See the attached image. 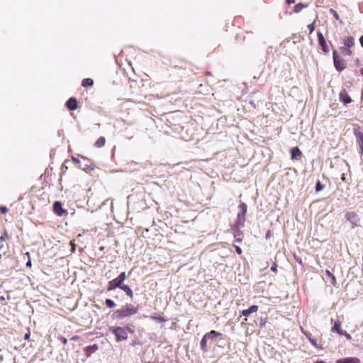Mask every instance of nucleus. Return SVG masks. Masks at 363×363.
<instances>
[{
  "instance_id": "obj_1",
  "label": "nucleus",
  "mask_w": 363,
  "mask_h": 363,
  "mask_svg": "<svg viewBox=\"0 0 363 363\" xmlns=\"http://www.w3.org/2000/svg\"><path fill=\"white\" fill-rule=\"evenodd\" d=\"M138 308L132 304H126L123 308L116 310L112 314L113 319H121L137 313Z\"/></svg>"
},
{
  "instance_id": "obj_2",
  "label": "nucleus",
  "mask_w": 363,
  "mask_h": 363,
  "mask_svg": "<svg viewBox=\"0 0 363 363\" xmlns=\"http://www.w3.org/2000/svg\"><path fill=\"white\" fill-rule=\"evenodd\" d=\"M237 219L235 220V227H242L245 225L246 220V213L247 211V204L240 201L238 206Z\"/></svg>"
},
{
  "instance_id": "obj_3",
  "label": "nucleus",
  "mask_w": 363,
  "mask_h": 363,
  "mask_svg": "<svg viewBox=\"0 0 363 363\" xmlns=\"http://www.w3.org/2000/svg\"><path fill=\"white\" fill-rule=\"evenodd\" d=\"M126 279V274L125 272H122L116 279L110 281L108 284L107 290L112 291L116 288H121L123 282Z\"/></svg>"
},
{
  "instance_id": "obj_4",
  "label": "nucleus",
  "mask_w": 363,
  "mask_h": 363,
  "mask_svg": "<svg viewBox=\"0 0 363 363\" xmlns=\"http://www.w3.org/2000/svg\"><path fill=\"white\" fill-rule=\"evenodd\" d=\"M109 330L116 335L117 342H121L127 340L128 333L123 328L111 327Z\"/></svg>"
},
{
  "instance_id": "obj_5",
  "label": "nucleus",
  "mask_w": 363,
  "mask_h": 363,
  "mask_svg": "<svg viewBox=\"0 0 363 363\" xmlns=\"http://www.w3.org/2000/svg\"><path fill=\"white\" fill-rule=\"evenodd\" d=\"M333 57L335 69L338 72L344 70L346 67V64L345 61L339 57L336 50H333Z\"/></svg>"
},
{
  "instance_id": "obj_6",
  "label": "nucleus",
  "mask_w": 363,
  "mask_h": 363,
  "mask_svg": "<svg viewBox=\"0 0 363 363\" xmlns=\"http://www.w3.org/2000/svg\"><path fill=\"white\" fill-rule=\"evenodd\" d=\"M318 44L321 48L323 52L325 55L330 52L329 47L327 44L326 40L323 34L320 32L317 33Z\"/></svg>"
},
{
  "instance_id": "obj_7",
  "label": "nucleus",
  "mask_w": 363,
  "mask_h": 363,
  "mask_svg": "<svg viewBox=\"0 0 363 363\" xmlns=\"http://www.w3.org/2000/svg\"><path fill=\"white\" fill-rule=\"evenodd\" d=\"M53 211L59 216H66L68 214L67 210L63 208L60 201H55L53 203Z\"/></svg>"
},
{
  "instance_id": "obj_8",
  "label": "nucleus",
  "mask_w": 363,
  "mask_h": 363,
  "mask_svg": "<svg viewBox=\"0 0 363 363\" xmlns=\"http://www.w3.org/2000/svg\"><path fill=\"white\" fill-rule=\"evenodd\" d=\"M171 75L175 80L179 82L183 81V79L186 77L185 70L177 67L174 68Z\"/></svg>"
},
{
  "instance_id": "obj_9",
  "label": "nucleus",
  "mask_w": 363,
  "mask_h": 363,
  "mask_svg": "<svg viewBox=\"0 0 363 363\" xmlns=\"http://www.w3.org/2000/svg\"><path fill=\"white\" fill-rule=\"evenodd\" d=\"M355 136L359 147V153L363 156V132H355Z\"/></svg>"
},
{
  "instance_id": "obj_10",
  "label": "nucleus",
  "mask_w": 363,
  "mask_h": 363,
  "mask_svg": "<svg viewBox=\"0 0 363 363\" xmlns=\"http://www.w3.org/2000/svg\"><path fill=\"white\" fill-rule=\"evenodd\" d=\"M67 108L70 111H74L78 108V102L76 98L71 97L66 103Z\"/></svg>"
},
{
  "instance_id": "obj_11",
  "label": "nucleus",
  "mask_w": 363,
  "mask_h": 363,
  "mask_svg": "<svg viewBox=\"0 0 363 363\" xmlns=\"http://www.w3.org/2000/svg\"><path fill=\"white\" fill-rule=\"evenodd\" d=\"M347 219L351 223L352 225H357L359 221L358 216L354 212H349L346 214Z\"/></svg>"
},
{
  "instance_id": "obj_12",
  "label": "nucleus",
  "mask_w": 363,
  "mask_h": 363,
  "mask_svg": "<svg viewBox=\"0 0 363 363\" xmlns=\"http://www.w3.org/2000/svg\"><path fill=\"white\" fill-rule=\"evenodd\" d=\"M340 100L344 104H347L352 101L350 96L348 95L346 90H342L340 93Z\"/></svg>"
},
{
  "instance_id": "obj_13",
  "label": "nucleus",
  "mask_w": 363,
  "mask_h": 363,
  "mask_svg": "<svg viewBox=\"0 0 363 363\" xmlns=\"http://www.w3.org/2000/svg\"><path fill=\"white\" fill-rule=\"evenodd\" d=\"M258 308V306L252 305L249 308L242 311L241 314L244 316H249L250 314L256 313Z\"/></svg>"
},
{
  "instance_id": "obj_14",
  "label": "nucleus",
  "mask_w": 363,
  "mask_h": 363,
  "mask_svg": "<svg viewBox=\"0 0 363 363\" xmlns=\"http://www.w3.org/2000/svg\"><path fill=\"white\" fill-rule=\"evenodd\" d=\"M302 155V153L298 147H294L291 150V157L292 160H298Z\"/></svg>"
},
{
  "instance_id": "obj_15",
  "label": "nucleus",
  "mask_w": 363,
  "mask_h": 363,
  "mask_svg": "<svg viewBox=\"0 0 363 363\" xmlns=\"http://www.w3.org/2000/svg\"><path fill=\"white\" fill-rule=\"evenodd\" d=\"M343 43L346 48H351L354 45V38L352 36L346 37L344 38Z\"/></svg>"
},
{
  "instance_id": "obj_16",
  "label": "nucleus",
  "mask_w": 363,
  "mask_h": 363,
  "mask_svg": "<svg viewBox=\"0 0 363 363\" xmlns=\"http://www.w3.org/2000/svg\"><path fill=\"white\" fill-rule=\"evenodd\" d=\"M331 322H334V325L333 327L332 328V332H336L339 335H340V332H342L343 330H341L340 328V325H341V323L340 320H333V319H331Z\"/></svg>"
},
{
  "instance_id": "obj_17",
  "label": "nucleus",
  "mask_w": 363,
  "mask_h": 363,
  "mask_svg": "<svg viewBox=\"0 0 363 363\" xmlns=\"http://www.w3.org/2000/svg\"><path fill=\"white\" fill-rule=\"evenodd\" d=\"M221 335V333L216 331V330H211L209 333H206L204 335V336L208 339V340H213L215 337H219Z\"/></svg>"
},
{
  "instance_id": "obj_18",
  "label": "nucleus",
  "mask_w": 363,
  "mask_h": 363,
  "mask_svg": "<svg viewBox=\"0 0 363 363\" xmlns=\"http://www.w3.org/2000/svg\"><path fill=\"white\" fill-rule=\"evenodd\" d=\"M120 289H122L126 294V295L130 297L131 298L133 297V291L128 285L122 284L121 287Z\"/></svg>"
},
{
  "instance_id": "obj_19",
  "label": "nucleus",
  "mask_w": 363,
  "mask_h": 363,
  "mask_svg": "<svg viewBox=\"0 0 363 363\" xmlns=\"http://www.w3.org/2000/svg\"><path fill=\"white\" fill-rule=\"evenodd\" d=\"M106 139L104 137L101 136L95 142L94 146L97 148L102 147L105 145Z\"/></svg>"
},
{
  "instance_id": "obj_20",
  "label": "nucleus",
  "mask_w": 363,
  "mask_h": 363,
  "mask_svg": "<svg viewBox=\"0 0 363 363\" xmlns=\"http://www.w3.org/2000/svg\"><path fill=\"white\" fill-rule=\"evenodd\" d=\"M94 84V81L92 79L86 78L82 80V86L84 87L91 86Z\"/></svg>"
},
{
  "instance_id": "obj_21",
  "label": "nucleus",
  "mask_w": 363,
  "mask_h": 363,
  "mask_svg": "<svg viewBox=\"0 0 363 363\" xmlns=\"http://www.w3.org/2000/svg\"><path fill=\"white\" fill-rule=\"evenodd\" d=\"M235 230L233 232L234 237L235 238V242H240L242 241L241 233L240 231V228H235Z\"/></svg>"
},
{
  "instance_id": "obj_22",
  "label": "nucleus",
  "mask_w": 363,
  "mask_h": 363,
  "mask_svg": "<svg viewBox=\"0 0 363 363\" xmlns=\"http://www.w3.org/2000/svg\"><path fill=\"white\" fill-rule=\"evenodd\" d=\"M304 334L313 346L318 347L317 340L312 337L311 334L310 333L304 332Z\"/></svg>"
},
{
  "instance_id": "obj_23",
  "label": "nucleus",
  "mask_w": 363,
  "mask_h": 363,
  "mask_svg": "<svg viewBox=\"0 0 363 363\" xmlns=\"http://www.w3.org/2000/svg\"><path fill=\"white\" fill-rule=\"evenodd\" d=\"M207 340L208 339L205 336H203L201 341V348L203 352H207L208 350V348L207 347Z\"/></svg>"
},
{
  "instance_id": "obj_24",
  "label": "nucleus",
  "mask_w": 363,
  "mask_h": 363,
  "mask_svg": "<svg viewBox=\"0 0 363 363\" xmlns=\"http://www.w3.org/2000/svg\"><path fill=\"white\" fill-rule=\"evenodd\" d=\"M340 50H341L342 53L345 55L351 56L353 54V52L350 50V48H348L342 47V48H340Z\"/></svg>"
},
{
  "instance_id": "obj_25",
  "label": "nucleus",
  "mask_w": 363,
  "mask_h": 363,
  "mask_svg": "<svg viewBox=\"0 0 363 363\" xmlns=\"http://www.w3.org/2000/svg\"><path fill=\"white\" fill-rule=\"evenodd\" d=\"M325 274L328 277L331 279L330 284L335 286L336 284L335 277L329 270H326Z\"/></svg>"
},
{
  "instance_id": "obj_26",
  "label": "nucleus",
  "mask_w": 363,
  "mask_h": 363,
  "mask_svg": "<svg viewBox=\"0 0 363 363\" xmlns=\"http://www.w3.org/2000/svg\"><path fill=\"white\" fill-rule=\"evenodd\" d=\"M346 361V363H360V359L357 357H347Z\"/></svg>"
},
{
  "instance_id": "obj_27",
  "label": "nucleus",
  "mask_w": 363,
  "mask_h": 363,
  "mask_svg": "<svg viewBox=\"0 0 363 363\" xmlns=\"http://www.w3.org/2000/svg\"><path fill=\"white\" fill-rule=\"evenodd\" d=\"M105 303H106V305L107 306V307H108L110 308H114L116 306V303L111 299L106 298L105 301Z\"/></svg>"
},
{
  "instance_id": "obj_28",
  "label": "nucleus",
  "mask_w": 363,
  "mask_h": 363,
  "mask_svg": "<svg viewBox=\"0 0 363 363\" xmlns=\"http://www.w3.org/2000/svg\"><path fill=\"white\" fill-rule=\"evenodd\" d=\"M305 7V6L302 4H296L295 6H294V12L296 13H298L300 12L303 8Z\"/></svg>"
},
{
  "instance_id": "obj_29",
  "label": "nucleus",
  "mask_w": 363,
  "mask_h": 363,
  "mask_svg": "<svg viewBox=\"0 0 363 363\" xmlns=\"http://www.w3.org/2000/svg\"><path fill=\"white\" fill-rule=\"evenodd\" d=\"M330 13L334 16V18L336 20L340 21V16L335 10H334L333 9H330Z\"/></svg>"
},
{
  "instance_id": "obj_30",
  "label": "nucleus",
  "mask_w": 363,
  "mask_h": 363,
  "mask_svg": "<svg viewBox=\"0 0 363 363\" xmlns=\"http://www.w3.org/2000/svg\"><path fill=\"white\" fill-rule=\"evenodd\" d=\"M316 21L315 20L312 23L309 24L308 26V28L309 30V33L311 34L314 30H315V23Z\"/></svg>"
},
{
  "instance_id": "obj_31",
  "label": "nucleus",
  "mask_w": 363,
  "mask_h": 363,
  "mask_svg": "<svg viewBox=\"0 0 363 363\" xmlns=\"http://www.w3.org/2000/svg\"><path fill=\"white\" fill-rule=\"evenodd\" d=\"M323 188H324V185H323V184H322L320 183V181H318V182L316 183V185H315V190H316L317 191H320L323 190Z\"/></svg>"
},
{
  "instance_id": "obj_32",
  "label": "nucleus",
  "mask_w": 363,
  "mask_h": 363,
  "mask_svg": "<svg viewBox=\"0 0 363 363\" xmlns=\"http://www.w3.org/2000/svg\"><path fill=\"white\" fill-rule=\"evenodd\" d=\"M340 335H344L347 340H351L352 339L351 335L349 333H347L345 330H343L342 332H340Z\"/></svg>"
},
{
  "instance_id": "obj_33",
  "label": "nucleus",
  "mask_w": 363,
  "mask_h": 363,
  "mask_svg": "<svg viewBox=\"0 0 363 363\" xmlns=\"http://www.w3.org/2000/svg\"><path fill=\"white\" fill-rule=\"evenodd\" d=\"M8 208L6 206H0V211L3 214H6L8 212Z\"/></svg>"
},
{
  "instance_id": "obj_34",
  "label": "nucleus",
  "mask_w": 363,
  "mask_h": 363,
  "mask_svg": "<svg viewBox=\"0 0 363 363\" xmlns=\"http://www.w3.org/2000/svg\"><path fill=\"white\" fill-rule=\"evenodd\" d=\"M235 247V251L238 254V255H240L242 253V250L241 248L239 247V246H237V245H234Z\"/></svg>"
},
{
  "instance_id": "obj_35",
  "label": "nucleus",
  "mask_w": 363,
  "mask_h": 363,
  "mask_svg": "<svg viewBox=\"0 0 363 363\" xmlns=\"http://www.w3.org/2000/svg\"><path fill=\"white\" fill-rule=\"evenodd\" d=\"M70 245L72 246V252H75V247H76L75 244L73 242V241H71L70 242Z\"/></svg>"
},
{
  "instance_id": "obj_36",
  "label": "nucleus",
  "mask_w": 363,
  "mask_h": 363,
  "mask_svg": "<svg viewBox=\"0 0 363 363\" xmlns=\"http://www.w3.org/2000/svg\"><path fill=\"white\" fill-rule=\"evenodd\" d=\"M7 237V233L5 232L4 235H2L1 237H0V240L1 241H4L5 240V238Z\"/></svg>"
},
{
  "instance_id": "obj_37",
  "label": "nucleus",
  "mask_w": 363,
  "mask_h": 363,
  "mask_svg": "<svg viewBox=\"0 0 363 363\" xmlns=\"http://www.w3.org/2000/svg\"><path fill=\"white\" fill-rule=\"evenodd\" d=\"M346 358L340 359L336 361V363H346Z\"/></svg>"
},
{
  "instance_id": "obj_38",
  "label": "nucleus",
  "mask_w": 363,
  "mask_h": 363,
  "mask_svg": "<svg viewBox=\"0 0 363 363\" xmlns=\"http://www.w3.org/2000/svg\"><path fill=\"white\" fill-rule=\"evenodd\" d=\"M60 340H62L64 345H66L67 343V340L65 337H62Z\"/></svg>"
},
{
  "instance_id": "obj_39",
  "label": "nucleus",
  "mask_w": 363,
  "mask_h": 363,
  "mask_svg": "<svg viewBox=\"0 0 363 363\" xmlns=\"http://www.w3.org/2000/svg\"><path fill=\"white\" fill-rule=\"evenodd\" d=\"M287 4L290 5L295 3V0H286Z\"/></svg>"
},
{
  "instance_id": "obj_40",
  "label": "nucleus",
  "mask_w": 363,
  "mask_h": 363,
  "mask_svg": "<svg viewBox=\"0 0 363 363\" xmlns=\"http://www.w3.org/2000/svg\"><path fill=\"white\" fill-rule=\"evenodd\" d=\"M152 318L153 319H157V320H160V322L164 321V319L162 317H159V318L152 317Z\"/></svg>"
},
{
  "instance_id": "obj_41",
  "label": "nucleus",
  "mask_w": 363,
  "mask_h": 363,
  "mask_svg": "<svg viewBox=\"0 0 363 363\" xmlns=\"http://www.w3.org/2000/svg\"><path fill=\"white\" fill-rule=\"evenodd\" d=\"M30 337V333H26L24 336L25 340H28Z\"/></svg>"
},
{
  "instance_id": "obj_42",
  "label": "nucleus",
  "mask_w": 363,
  "mask_h": 363,
  "mask_svg": "<svg viewBox=\"0 0 363 363\" xmlns=\"http://www.w3.org/2000/svg\"><path fill=\"white\" fill-rule=\"evenodd\" d=\"M361 45L363 47V35L359 38Z\"/></svg>"
},
{
  "instance_id": "obj_43",
  "label": "nucleus",
  "mask_w": 363,
  "mask_h": 363,
  "mask_svg": "<svg viewBox=\"0 0 363 363\" xmlns=\"http://www.w3.org/2000/svg\"><path fill=\"white\" fill-rule=\"evenodd\" d=\"M26 266L27 267H30L31 266V261L30 259L26 262Z\"/></svg>"
},
{
  "instance_id": "obj_44",
  "label": "nucleus",
  "mask_w": 363,
  "mask_h": 363,
  "mask_svg": "<svg viewBox=\"0 0 363 363\" xmlns=\"http://www.w3.org/2000/svg\"><path fill=\"white\" fill-rule=\"evenodd\" d=\"M269 236H270V231H269V230H268V231H267V234H266V238H269Z\"/></svg>"
},
{
  "instance_id": "obj_45",
  "label": "nucleus",
  "mask_w": 363,
  "mask_h": 363,
  "mask_svg": "<svg viewBox=\"0 0 363 363\" xmlns=\"http://www.w3.org/2000/svg\"><path fill=\"white\" fill-rule=\"evenodd\" d=\"M72 340H78V337L77 336H73L72 338H71Z\"/></svg>"
},
{
  "instance_id": "obj_46",
  "label": "nucleus",
  "mask_w": 363,
  "mask_h": 363,
  "mask_svg": "<svg viewBox=\"0 0 363 363\" xmlns=\"http://www.w3.org/2000/svg\"><path fill=\"white\" fill-rule=\"evenodd\" d=\"M314 363H326L325 361H323V360H320V361H317Z\"/></svg>"
},
{
  "instance_id": "obj_47",
  "label": "nucleus",
  "mask_w": 363,
  "mask_h": 363,
  "mask_svg": "<svg viewBox=\"0 0 363 363\" xmlns=\"http://www.w3.org/2000/svg\"><path fill=\"white\" fill-rule=\"evenodd\" d=\"M359 72H360L361 75L363 76V67L360 69Z\"/></svg>"
},
{
  "instance_id": "obj_48",
  "label": "nucleus",
  "mask_w": 363,
  "mask_h": 363,
  "mask_svg": "<svg viewBox=\"0 0 363 363\" xmlns=\"http://www.w3.org/2000/svg\"><path fill=\"white\" fill-rule=\"evenodd\" d=\"M4 299H5V298H4V296H0V300H1V301H4Z\"/></svg>"
},
{
  "instance_id": "obj_49",
  "label": "nucleus",
  "mask_w": 363,
  "mask_h": 363,
  "mask_svg": "<svg viewBox=\"0 0 363 363\" xmlns=\"http://www.w3.org/2000/svg\"><path fill=\"white\" fill-rule=\"evenodd\" d=\"M99 250H100L101 251H103V250H104V247H101L99 248Z\"/></svg>"
},
{
  "instance_id": "obj_50",
  "label": "nucleus",
  "mask_w": 363,
  "mask_h": 363,
  "mask_svg": "<svg viewBox=\"0 0 363 363\" xmlns=\"http://www.w3.org/2000/svg\"><path fill=\"white\" fill-rule=\"evenodd\" d=\"M72 160H73V161H74V162H78V160H77L76 158H74V157H73V158H72Z\"/></svg>"
},
{
  "instance_id": "obj_51",
  "label": "nucleus",
  "mask_w": 363,
  "mask_h": 363,
  "mask_svg": "<svg viewBox=\"0 0 363 363\" xmlns=\"http://www.w3.org/2000/svg\"><path fill=\"white\" fill-rule=\"evenodd\" d=\"M272 269L274 271L276 269V267L275 266L272 267Z\"/></svg>"
},
{
  "instance_id": "obj_52",
  "label": "nucleus",
  "mask_w": 363,
  "mask_h": 363,
  "mask_svg": "<svg viewBox=\"0 0 363 363\" xmlns=\"http://www.w3.org/2000/svg\"><path fill=\"white\" fill-rule=\"evenodd\" d=\"M264 322H262V323H261V326H263V325H264Z\"/></svg>"
},
{
  "instance_id": "obj_53",
  "label": "nucleus",
  "mask_w": 363,
  "mask_h": 363,
  "mask_svg": "<svg viewBox=\"0 0 363 363\" xmlns=\"http://www.w3.org/2000/svg\"><path fill=\"white\" fill-rule=\"evenodd\" d=\"M264 322H262V323H261V326H263V325H264Z\"/></svg>"
},
{
  "instance_id": "obj_54",
  "label": "nucleus",
  "mask_w": 363,
  "mask_h": 363,
  "mask_svg": "<svg viewBox=\"0 0 363 363\" xmlns=\"http://www.w3.org/2000/svg\"><path fill=\"white\" fill-rule=\"evenodd\" d=\"M1 258V255L0 254V259Z\"/></svg>"
}]
</instances>
